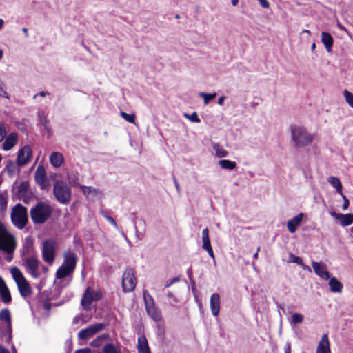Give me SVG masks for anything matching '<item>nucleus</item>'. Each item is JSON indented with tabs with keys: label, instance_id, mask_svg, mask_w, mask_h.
I'll list each match as a JSON object with an SVG mask.
<instances>
[{
	"label": "nucleus",
	"instance_id": "4c0bfd02",
	"mask_svg": "<svg viewBox=\"0 0 353 353\" xmlns=\"http://www.w3.org/2000/svg\"><path fill=\"white\" fill-rule=\"evenodd\" d=\"M68 181L72 186H78L79 185V179L77 173H70L68 174Z\"/></svg>",
	"mask_w": 353,
	"mask_h": 353
},
{
	"label": "nucleus",
	"instance_id": "aec40b11",
	"mask_svg": "<svg viewBox=\"0 0 353 353\" xmlns=\"http://www.w3.org/2000/svg\"><path fill=\"white\" fill-rule=\"evenodd\" d=\"M0 321H5L6 323V330L8 332V340L12 338V321L11 314L8 308H3L0 311Z\"/></svg>",
	"mask_w": 353,
	"mask_h": 353
},
{
	"label": "nucleus",
	"instance_id": "338daca9",
	"mask_svg": "<svg viewBox=\"0 0 353 353\" xmlns=\"http://www.w3.org/2000/svg\"><path fill=\"white\" fill-rule=\"evenodd\" d=\"M22 30L24 32L25 37H28V29L26 28H23Z\"/></svg>",
	"mask_w": 353,
	"mask_h": 353
},
{
	"label": "nucleus",
	"instance_id": "bb28decb",
	"mask_svg": "<svg viewBox=\"0 0 353 353\" xmlns=\"http://www.w3.org/2000/svg\"><path fill=\"white\" fill-rule=\"evenodd\" d=\"M321 41L323 43V45L325 46L326 50L328 52H330L332 50L333 42H334L333 38L331 36V34H329L328 32H323L321 33Z\"/></svg>",
	"mask_w": 353,
	"mask_h": 353
},
{
	"label": "nucleus",
	"instance_id": "6ab92c4d",
	"mask_svg": "<svg viewBox=\"0 0 353 353\" xmlns=\"http://www.w3.org/2000/svg\"><path fill=\"white\" fill-rule=\"evenodd\" d=\"M34 179L37 184L41 189H46L48 186V181L46 180V174L45 170L43 167L39 166L34 174Z\"/></svg>",
	"mask_w": 353,
	"mask_h": 353
},
{
	"label": "nucleus",
	"instance_id": "20e7f679",
	"mask_svg": "<svg viewBox=\"0 0 353 353\" xmlns=\"http://www.w3.org/2000/svg\"><path fill=\"white\" fill-rule=\"evenodd\" d=\"M292 139L297 148L308 145L313 141V135L303 126L294 125L291 128Z\"/></svg>",
	"mask_w": 353,
	"mask_h": 353
},
{
	"label": "nucleus",
	"instance_id": "ea45409f",
	"mask_svg": "<svg viewBox=\"0 0 353 353\" xmlns=\"http://www.w3.org/2000/svg\"><path fill=\"white\" fill-rule=\"evenodd\" d=\"M101 215L110 223L112 224L116 229H119V226L116 222V221L108 214V212L105 210L101 211Z\"/></svg>",
	"mask_w": 353,
	"mask_h": 353
},
{
	"label": "nucleus",
	"instance_id": "69168bd1",
	"mask_svg": "<svg viewBox=\"0 0 353 353\" xmlns=\"http://www.w3.org/2000/svg\"><path fill=\"white\" fill-rule=\"evenodd\" d=\"M7 288H8V287H7V285H6V283H3V284H1V285H0V292H1V291H2V290H4V289H6Z\"/></svg>",
	"mask_w": 353,
	"mask_h": 353
},
{
	"label": "nucleus",
	"instance_id": "de8ad7c7",
	"mask_svg": "<svg viewBox=\"0 0 353 353\" xmlns=\"http://www.w3.org/2000/svg\"><path fill=\"white\" fill-rule=\"evenodd\" d=\"M289 262L290 263H294L298 265H302L303 264V260L301 257L295 256L293 254H290L289 255Z\"/></svg>",
	"mask_w": 353,
	"mask_h": 353
},
{
	"label": "nucleus",
	"instance_id": "0e129e2a",
	"mask_svg": "<svg viewBox=\"0 0 353 353\" xmlns=\"http://www.w3.org/2000/svg\"><path fill=\"white\" fill-rule=\"evenodd\" d=\"M259 250H260V248L259 247V248H257L256 252L253 256V258L254 259H258V256H259L258 252H259Z\"/></svg>",
	"mask_w": 353,
	"mask_h": 353
},
{
	"label": "nucleus",
	"instance_id": "49530a36",
	"mask_svg": "<svg viewBox=\"0 0 353 353\" xmlns=\"http://www.w3.org/2000/svg\"><path fill=\"white\" fill-rule=\"evenodd\" d=\"M121 116L123 119H124L126 121L130 123H135V116L134 114H130L124 112H121Z\"/></svg>",
	"mask_w": 353,
	"mask_h": 353
},
{
	"label": "nucleus",
	"instance_id": "9b49d317",
	"mask_svg": "<svg viewBox=\"0 0 353 353\" xmlns=\"http://www.w3.org/2000/svg\"><path fill=\"white\" fill-rule=\"evenodd\" d=\"M137 284L134 270L132 268L126 270L122 278V288L124 292H132Z\"/></svg>",
	"mask_w": 353,
	"mask_h": 353
},
{
	"label": "nucleus",
	"instance_id": "8fccbe9b",
	"mask_svg": "<svg viewBox=\"0 0 353 353\" xmlns=\"http://www.w3.org/2000/svg\"><path fill=\"white\" fill-rule=\"evenodd\" d=\"M0 97L8 99V93L3 82L0 80Z\"/></svg>",
	"mask_w": 353,
	"mask_h": 353
},
{
	"label": "nucleus",
	"instance_id": "2f4dec72",
	"mask_svg": "<svg viewBox=\"0 0 353 353\" xmlns=\"http://www.w3.org/2000/svg\"><path fill=\"white\" fill-rule=\"evenodd\" d=\"M212 148L215 152V155L218 158L226 157L228 155V152L218 143L212 144Z\"/></svg>",
	"mask_w": 353,
	"mask_h": 353
},
{
	"label": "nucleus",
	"instance_id": "72a5a7b5",
	"mask_svg": "<svg viewBox=\"0 0 353 353\" xmlns=\"http://www.w3.org/2000/svg\"><path fill=\"white\" fill-rule=\"evenodd\" d=\"M38 117L39 125H41L44 130L50 132V127L48 124V120L47 119L45 113L42 110L38 111Z\"/></svg>",
	"mask_w": 353,
	"mask_h": 353
},
{
	"label": "nucleus",
	"instance_id": "6e6d98bb",
	"mask_svg": "<svg viewBox=\"0 0 353 353\" xmlns=\"http://www.w3.org/2000/svg\"><path fill=\"white\" fill-rule=\"evenodd\" d=\"M285 353H291V346L290 343H287L285 346Z\"/></svg>",
	"mask_w": 353,
	"mask_h": 353
},
{
	"label": "nucleus",
	"instance_id": "39448f33",
	"mask_svg": "<svg viewBox=\"0 0 353 353\" xmlns=\"http://www.w3.org/2000/svg\"><path fill=\"white\" fill-rule=\"evenodd\" d=\"M13 225L18 229L22 230L28 223V210L21 204H17L12 210L10 214Z\"/></svg>",
	"mask_w": 353,
	"mask_h": 353
},
{
	"label": "nucleus",
	"instance_id": "c9c22d12",
	"mask_svg": "<svg viewBox=\"0 0 353 353\" xmlns=\"http://www.w3.org/2000/svg\"><path fill=\"white\" fill-rule=\"evenodd\" d=\"M108 337V336L106 334H101L90 343V345L94 347H99L101 345L103 341Z\"/></svg>",
	"mask_w": 353,
	"mask_h": 353
},
{
	"label": "nucleus",
	"instance_id": "a878e982",
	"mask_svg": "<svg viewBox=\"0 0 353 353\" xmlns=\"http://www.w3.org/2000/svg\"><path fill=\"white\" fill-rule=\"evenodd\" d=\"M137 347L139 353H151L148 340L144 336L138 338Z\"/></svg>",
	"mask_w": 353,
	"mask_h": 353
},
{
	"label": "nucleus",
	"instance_id": "09e8293b",
	"mask_svg": "<svg viewBox=\"0 0 353 353\" xmlns=\"http://www.w3.org/2000/svg\"><path fill=\"white\" fill-rule=\"evenodd\" d=\"M184 116L188 118L190 121L194 123H199L201 121L200 119L199 118L196 112H193L191 114H185Z\"/></svg>",
	"mask_w": 353,
	"mask_h": 353
},
{
	"label": "nucleus",
	"instance_id": "dca6fc26",
	"mask_svg": "<svg viewBox=\"0 0 353 353\" xmlns=\"http://www.w3.org/2000/svg\"><path fill=\"white\" fill-rule=\"evenodd\" d=\"M19 136L16 132H11L6 136L4 142L2 144V149L4 151L12 150L18 143Z\"/></svg>",
	"mask_w": 353,
	"mask_h": 353
},
{
	"label": "nucleus",
	"instance_id": "cd10ccee",
	"mask_svg": "<svg viewBox=\"0 0 353 353\" xmlns=\"http://www.w3.org/2000/svg\"><path fill=\"white\" fill-rule=\"evenodd\" d=\"M329 286L330 291L335 293H341L343 290V284L336 277L330 278Z\"/></svg>",
	"mask_w": 353,
	"mask_h": 353
},
{
	"label": "nucleus",
	"instance_id": "13d9d810",
	"mask_svg": "<svg viewBox=\"0 0 353 353\" xmlns=\"http://www.w3.org/2000/svg\"><path fill=\"white\" fill-rule=\"evenodd\" d=\"M224 100H225V97L222 96V97H219V99H218L217 103L219 105H222L223 104Z\"/></svg>",
	"mask_w": 353,
	"mask_h": 353
},
{
	"label": "nucleus",
	"instance_id": "423d86ee",
	"mask_svg": "<svg viewBox=\"0 0 353 353\" xmlns=\"http://www.w3.org/2000/svg\"><path fill=\"white\" fill-rule=\"evenodd\" d=\"M10 273L16 282L20 294L26 298L31 293V288L20 270L17 267L10 268Z\"/></svg>",
	"mask_w": 353,
	"mask_h": 353
},
{
	"label": "nucleus",
	"instance_id": "4468645a",
	"mask_svg": "<svg viewBox=\"0 0 353 353\" xmlns=\"http://www.w3.org/2000/svg\"><path fill=\"white\" fill-rule=\"evenodd\" d=\"M105 325L104 323H95L92 325H90L85 329L81 330L79 332L78 336L80 339L86 340L92 337L94 335H95L100 331H102L103 330L105 329Z\"/></svg>",
	"mask_w": 353,
	"mask_h": 353
},
{
	"label": "nucleus",
	"instance_id": "774afa93",
	"mask_svg": "<svg viewBox=\"0 0 353 353\" xmlns=\"http://www.w3.org/2000/svg\"><path fill=\"white\" fill-rule=\"evenodd\" d=\"M307 34L308 36H310V32L308 30H303L301 32V34Z\"/></svg>",
	"mask_w": 353,
	"mask_h": 353
},
{
	"label": "nucleus",
	"instance_id": "3c124183",
	"mask_svg": "<svg viewBox=\"0 0 353 353\" xmlns=\"http://www.w3.org/2000/svg\"><path fill=\"white\" fill-rule=\"evenodd\" d=\"M340 195L341 196V197L343 198V203L342 205V210H346L349 207L350 201H349L348 199L343 194V193H342V194H340Z\"/></svg>",
	"mask_w": 353,
	"mask_h": 353
},
{
	"label": "nucleus",
	"instance_id": "4be33fe9",
	"mask_svg": "<svg viewBox=\"0 0 353 353\" xmlns=\"http://www.w3.org/2000/svg\"><path fill=\"white\" fill-rule=\"evenodd\" d=\"M220 296L217 293H213L210 300V307L212 314L217 316L220 311Z\"/></svg>",
	"mask_w": 353,
	"mask_h": 353
},
{
	"label": "nucleus",
	"instance_id": "680f3d73",
	"mask_svg": "<svg viewBox=\"0 0 353 353\" xmlns=\"http://www.w3.org/2000/svg\"><path fill=\"white\" fill-rule=\"evenodd\" d=\"M143 234L141 233V232H138L137 230H136V236L138 239L141 240L143 238Z\"/></svg>",
	"mask_w": 353,
	"mask_h": 353
},
{
	"label": "nucleus",
	"instance_id": "473e14b6",
	"mask_svg": "<svg viewBox=\"0 0 353 353\" xmlns=\"http://www.w3.org/2000/svg\"><path fill=\"white\" fill-rule=\"evenodd\" d=\"M19 168L18 165H17V161L15 162L11 160L7 161L6 170L10 176H13L18 172Z\"/></svg>",
	"mask_w": 353,
	"mask_h": 353
},
{
	"label": "nucleus",
	"instance_id": "603ef678",
	"mask_svg": "<svg viewBox=\"0 0 353 353\" xmlns=\"http://www.w3.org/2000/svg\"><path fill=\"white\" fill-rule=\"evenodd\" d=\"M179 277H174L173 278L172 280L169 281L167 282V283L165 284V288H169L171 285H172L173 283H176V282H178L179 281Z\"/></svg>",
	"mask_w": 353,
	"mask_h": 353
},
{
	"label": "nucleus",
	"instance_id": "e2e57ef3",
	"mask_svg": "<svg viewBox=\"0 0 353 353\" xmlns=\"http://www.w3.org/2000/svg\"><path fill=\"white\" fill-rule=\"evenodd\" d=\"M300 265L303 268V269H304L305 270L311 271V268L308 265H305L303 263L302 265Z\"/></svg>",
	"mask_w": 353,
	"mask_h": 353
},
{
	"label": "nucleus",
	"instance_id": "393cba45",
	"mask_svg": "<svg viewBox=\"0 0 353 353\" xmlns=\"http://www.w3.org/2000/svg\"><path fill=\"white\" fill-rule=\"evenodd\" d=\"M28 255H37L34 250L33 241L30 236L25 238L23 244L22 258Z\"/></svg>",
	"mask_w": 353,
	"mask_h": 353
},
{
	"label": "nucleus",
	"instance_id": "a211bd4d",
	"mask_svg": "<svg viewBox=\"0 0 353 353\" xmlns=\"http://www.w3.org/2000/svg\"><path fill=\"white\" fill-rule=\"evenodd\" d=\"M312 266L314 272L322 279L327 280L330 279V273L327 270L326 265L323 263L313 261Z\"/></svg>",
	"mask_w": 353,
	"mask_h": 353
},
{
	"label": "nucleus",
	"instance_id": "58836bf2",
	"mask_svg": "<svg viewBox=\"0 0 353 353\" xmlns=\"http://www.w3.org/2000/svg\"><path fill=\"white\" fill-rule=\"evenodd\" d=\"M199 95L203 99L204 104L207 105L210 101L214 99L216 96V93H205V92H200Z\"/></svg>",
	"mask_w": 353,
	"mask_h": 353
},
{
	"label": "nucleus",
	"instance_id": "864d4df0",
	"mask_svg": "<svg viewBox=\"0 0 353 353\" xmlns=\"http://www.w3.org/2000/svg\"><path fill=\"white\" fill-rule=\"evenodd\" d=\"M74 353H92V350L90 348H82L77 350Z\"/></svg>",
	"mask_w": 353,
	"mask_h": 353
},
{
	"label": "nucleus",
	"instance_id": "bf43d9fd",
	"mask_svg": "<svg viewBox=\"0 0 353 353\" xmlns=\"http://www.w3.org/2000/svg\"><path fill=\"white\" fill-rule=\"evenodd\" d=\"M0 353H10L9 351L0 345Z\"/></svg>",
	"mask_w": 353,
	"mask_h": 353
},
{
	"label": "nucleus",
	"instance_id": "f8f14e48",
	"mask_svg": "<svg viewBox=\"0 0 353 353\" xmlns=\"http://www.w3.org/2000/svg\"><path fill=\"white\" fill-rule=\"evenodd\" d=\"M32 158V150L29 145H25L17 152V165L22 167L30 163Z\"/></svg>",
	"mask_w": 353,
	"mask_h": 353
},
{
	"label": "nucleus",
	"instance_id": "f257e3e1",
	"mask_svg": "<svg viewBox=\"0 0 353 353\" xmlns=\"http://www.w3.org/2000/svg\"><path fill=\"white\" fill-rule=\"evenodd\" d=\"M63 261L56 272L57 279H63L73 273L77 263V254L68 250L63 252Z\"/></svg>",
	"mask_w": 353,
	"mask_h": 353
},
{
	"label": "nucleus",
	"instance_id": "4d7b16f0",
	"mask_svg": "<svg viewBox=\"0 0 353 353\" xmlns=\"http://www.w3.org/2000/svg\"><path fill=\"white\" fill-rule=\"evenodd\" d=\"M337 27L340 30L345 31L348 34V30H347V28L343 25H342L341 23H339V22L337 23Z\"/></svg>",
	"mask_w": 353,
	"mask_h": 353
},
{
	"label": "nucleus",
	"instance_id": "052dcab7",
	"mask_svg": "<svg viewBox=\"0 0 353 353\" xmlns=\"http://www.w3.org/2000/svg\"><path fill=\"white\" fill-rule=\"evenodd\" d=\"M0 203L1 205L6 203V201L2 194H0Z\"/></svg>",
	"mask_w": 353,
	"mask_h": 353
},
{
	"label": "nucleus",
	"instance_id": "b1692460",
	"mask_svg": "<svg viewBox=\"0 0 353 353\" xmlns=\"http://www.w3.org/2000/svg\"><path fill=\"white\" fill-rule=\"evenodd\" d=\"M304 214L299 213L287 223V228L290 233H294L296 230L297 227L301 223Z\"/></svg>",
	"mask_w": 353,
	"mask_h": 353
},
{
	"label": "nucleus",
	"instance_id": "f3484780",
	"mask_svg": "<svg viewBox=\"0 0 353 353\" xmlns=\"http://www.w3.org/2000/svg\"><path fill=\"white\" fill-rule=\"evenodd\" d=\"M202 238V248L207 251L209 256L214 259V254L210 243V237H209V230L208 228H205L203 230L201 233Z\"/></svg>",
	"mask_w": 353,
	"mask_h": 353
},
{
	"label": "nucleus",
	"instance_id": "c85d7f7f",
	"mask_svg": "<svg viewBox=\"0 0 353 353\" xmlns=\"http://www.w3.org/2000/svg\"><path fill=\"white\" fill-rule=\"evenodd\" d=\"M50 162L54 168H59L63 162V155L57 152H54L50 157Z\"/></svg>",
	"mask_w": 353,
	"mask_h": 353
},
{
	"label": "nucleus",
	"instance_id": "7c9ffc66",
	"mask_svg": "<svg viewBox=\"0 0 353 353\" xmlns=\"http://www.w3.org/2000/svg\"><path fill=\"white\" fill-rule=\"evenodd\" d=\"M327 181L333 188H335V190L338 194H342L343 186H342V184L338 177L334 176H330L328 178Z\"/></svg>",
	"mask_w": 353,
	"mask_h": 353
},
{
	"label": "nucleus",
	"instance_id": "5fc2aeb1",
	"mask_svg": "<svg viewBox=\"0 0 353 353\" xmlns=\"http://www.w3.org/2000/svg\"><path fill=\"white\" fill-rule=\"evenodd\" d=\"M48 94H49V93H48V92H46V91H41V92H40L39 93H37V94H34V97H33V98H34V99H37V97L38 96H40V97H46V95H48Z\"/></svg>",
	"mask_w": 353,
	"mask_h": 353
},
{
	"label": "nucleus",
	"instance_id": "a18cd8bd",
	"mask_svg": "<svg viewBox=\"0 0 353 353\" xmlns=\"http://www.w3.org/2000/svg\"><path fill=\"white\" fill-rule=\"evenodd\" d=\"M165 296L168 298V303L171 305L174 306V305H176L178 303V299H176V297L171 292H168L165 294Z\"/></svg>",
	"mask_w": 353,
	"mask_h": 353
},
{
	"label": "nucleus",
	"instance_id": "5701e85b",
	"mask_svg": "<svg viewBox=\"0 0 353 353\" xmlns=\"http://www.w3.org/2000/svg\"><path fill=\"white\" fill-rule=\"evenodd\" d=\"M84 196L88 199H94L98 196L102 194V192L97 188L92 186L80 185Z\"/></svg>",
	"mask_w": 353,
	"mask_h": 353
},
{
	"label": "nucleus",
	"instance_id": "0eeeda50",
	"mask_svg": "<svg viewBox=\"0 0 353 353\" xmlns=\"http://www.w3.org/2000/svg\"><path fill=\"white\" fill-rule=\"evenodd\" d=\"M143 299L148 315L155 322L161 320V310L155 305L154 300L147 290H144Z\"/></svg>",
	"mask_w": 353,
	"mask_h": 353
},
{
	"label": "nucleus",
	"instance_id": "c03bdc74",
	"mask_svg": "<svg viewBox=\"0 0 353 353\" xmlns=\"http://www.w3.org/2000/svg\"><path fill=\"white\" fill-rule=\"evenodd\" d=\"M7 135V125L0 122V143H1Z\"/></svg>",
	"mask_w": 353,
	"mask_h": 353
},
{
	"label": "nucleus",
	"instance_id": "f03ea898",
	"mask_svg": "<svg viewBox=\"0 0 353 353\" xmlns=\"http://www.w3.org/2000/svg\"><path fill=\"white\" fill-rule=\"evenodd\" d=\"M52 213V207L46 202L37 203L30 210V217L34 224L44 223Z\"/></svg>",
	"mask_w": 353,
	"mask_h": 353
},
{
	"label": "nucleus",
	"instance_id": "412c9836",
	"mask_svg": "<svg viewBox=\"0 0 353 353\" xmlns=\"http://www.w3.org/2000/svg\"><path fill=\"white\" fill-rule=\"evenodd\" d=\"M316 353H331L330 341L327 334L322 336L318 343Z\"/></svg>",
	"mask_w": 353,
	"mask_h": 353
},
{
	"label": "nucleus",
	"instance_id": "9d476101",
	"mask_svg": "<svg viewBox=\"0 0 353 353\" xmlns=\"http://www.w3.org/2000/svg\"><path fill=\"white\" fill-rule=\"evenodd\" d=\"M57 242L54 239H49L43 241L41 249L43 259L48 263L52 264L55 258Z\"/></svg>",
	"mask_w": 353,
	"mask_h": 353
},
{
	"label": "nucleus",
	"instance_id": "a19ab883",
	"mask_svg": "<svg viewBox=\"0 0 353 353\" xmlns=\"http://www.w3.org/2000/svg\"><path fill=\"white\" fill-rule=\"evenodd\" d=\"M303 321V316L299 313H294L292 316L290 323L293 325H296L299 323H301Z\"/></svg>",
	"mask_w": 353,
	"mask_h": 353
},
{
	"label": "nucleus",
	"instance_id": "2eb2a0df",
	"mask_svg": "<svg viewBox=\"0 0 353 353\" xmlns=\"http://www.w3.org/2000/svg\"><path fill=\"white\" fill-rule=\"evenodd\" d=\"M330 215L333 217L342 227H347L353 223L352 214H341L331 211L330 212Z\"/></svg>",
	"mask_w": 353,
	"mask_h": 353
},
{
	"label": "nucleus",
	"instance_id": "c756f323",
	"mask_svg": "<svg viewBox=\"0 0 353 353\" xmlns=\"http://www.w3.org/2000/svg\"><path fill=\"white\" fill-rule=\"evenodd\" d=\"M55 296H60L62 294L64 293L62 301L58 305L63 304L65 302H68L70 300L72 296V293L70 291H64L63 288H59L54 289Z\"/></svg>",
	"mask_w": 353,
	"mask_h": 353
},
{
	"label": "nucleus",
	"instance_id": "37998d69",
	"mask_svg": "<svg viewBox=\"0 0 353 353\" xmlns=\"http://www.w3.org/2000/svg\"><path fill=\"white\" fill-rule=\"evenodd\" d=\"M343 95L345 99V101L348 103V105L353 108V94L349 92L347 90H345L343 92Z\"/></svg>",
	"mask_w": 353,
	"mask_h": 353
},
{
	"label": "nucleus",
	"instance_id": "e433bc0d",
	"mask_svg": "<svg viewBox=\"0 0 353 353\" xmlns=\"http://www.w3.org/2000/svg\"><path fill=\"white\" fill-rule=\"evenodd\" d=\"M0 298L5 303H9L11 301L12 299L8 288L0 292Z\"/></svg>",
	"mask_w": 353,
	"mask_h": 353
},
{
	"label": "nucleus",
	"instance_id": "6e6552de",
	"mask_svg": "<svg viewBox=\"0 0 353 353\" xmlns=\"http://www.w3.org/2000/svg\"><path fill=\"white\" fill-rule=\"evenodd\" d=\"M54 195L62 204H68L71 199V192L68 185L62 181H57L54 185Z\"/></svg>",
	"mask_w": 353,
	"mask_h": 353
},
{
	"label": "nucleus",
	"instance_id": "7ed1b4c3",
	"mask_svg": "<svg viewBox=\"0 0 353 353\" xmlns=\"http://www.w3.org/2000/svg\"><path fill=\"white\" fill-rule=\"evenodd\" d=\"M15 248L14 237L6 230L4 225L0 221V250L9 255L6 258L8 262L12 260L11 254L14 252Z\"/></svg>",
	"mask_w": 353,
	"mask_h": 353
},
{
	"label": "nucleus",
	"instance_id": "1a4fd4ad",
	"mask_svg": "<svg viewBox=\"0 0 353 353\" xmlns=\"http://www.w3.org/2000/svg\"><path fill=\"white\" fill-rule=\"evenodd\" d=\"M23 265L27 273L34 279L40 276V263L37 255H28L22 258Z\"/></svg>",
	"mask_w": 353,
	"mask_h": 353
},
{
	"label": "nucleus",
	"instance_id": "ddd939ff",
	"mask_svg": "<svg viewBox=\"0 0 353 353\" xmlns=\"http://www.w3.org/2000/svg\"><path fill=\"white\" fill-rule=\"evenodd\" d=\"M101 297L100 292H94L90 288H88L81 299V305L85 310L90 309V305L94 301H97Z\"/></svg>",
	"mask_w": 353,
	"mask_h": 353
},
{
	"label": "nucleus",
	"instance_id": "79ce46f5",
	"mask_svg": "<svg viewBox=\"0 0 353 353\" xmlns=\"http://www.w3.org/2000/svg\"><path fill=\"white\" fill-rule=\"evenodd\" d=\"M119 352L112 343H107L103 347V353H119Z\"/></svg>",
	"mask_w": 353,
	"mask_h": 353
},
{
	"label": "nucleus",
	"instance_id": "f704fd0d",
	"mask_svg": "<svg viewBox=\"0 0 353 353\" xmlns=\"http://www.w3.org/2000/svg\"><path fill=\"white\" fill-rule=\"evenodd\" d=\"M219 165L223 169L229 170H234L236 167V163L235 161H232L228 160V159L220 160L219 161Z\"/></svg>",
	"mask_w": 353,
	"mask_h": 353
}]
</instances>
